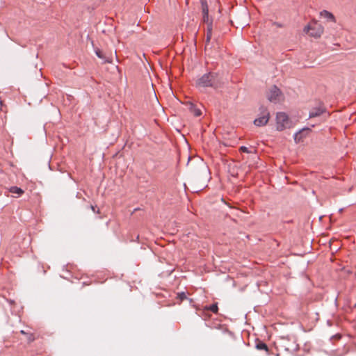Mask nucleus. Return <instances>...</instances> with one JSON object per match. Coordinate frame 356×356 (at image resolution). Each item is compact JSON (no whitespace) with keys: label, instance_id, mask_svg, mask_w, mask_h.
I'll return each instance as SVG.
<instances>
[{"label":"nucleus","instance_id":"f257e3e1","mask_svg":"<svg viewBox=\"0 0 356 356\" xmlns=\"http://www.w3.org/2000/svg\"><path fill=\"white\" fill-rule=\"evenodd\" d=\"M220 86V82L218 77V74L209 72L203 74L196 81V86L197 88L211 87L216 89Z\"/></svg>","mask_w":356,"mask_h":356},{"label":"nucleus","instance_id":"f03ea898","mask_svg":"<svg viewBox=\"0 0 356 356\" xmlns=\"http://www.w3.org/2000/svg\"><path fill=\"white\" fill-rule=\"evenodd\" d=\"M303 31L309 33L310 36L318 38L323 33V26L316 20H312L308 25L305 26Z\"/></svg>","mask_w":356,"mask_h":356},{"label":"nucleus","instance_id":"7ed1b4c3","mask_svg":"<svg viewBox=\"0 0 356 356\" xmlns=\"http://www.w3.org/2000/svg\"><path fill=\"white\" fill-rule=\"evenodd\" d=\"M293 127L292 122L288 115L284 112H278L276 115V129L277 131H283Z\"/></svg>","mask_w":356,"mask_h":356},{"label":"nucleus","instance_id":"20e7f679","mask_svg":"<svg viewBox=\"0 0 356 356\" xmlns=\"http://www.w3.org/2000/svg\"><path fill=\"white\" fill-rule=\"evenodd\" d=\"M270 119V113L267 108L261 106L259 108V117L254 120V124L257 127L266 125Z\"/></svg>","mask_w":356,"mask_h":356},{"label":"nucleus","instance_id":"39448f33","mask_svg":"<svg viewBox=\"0 0 356 356\" xmlns=\"http://www.w3.org/2000/svg\"><path fill=\"white\" fill-rule=\"evenodd\" d=\"M201 6L203 15V22L207 24V28H209L210 26L211 28L213 29V21L212 19H211L209 15V6L207 1L206 0H202Z\"/></svg>","mask_w":356,"mask_h":356},{"label":"nucleus","instance_id":"423d86ee","mask_svg":"<svg viewBox=\"0 0 356 356\" xmlns=\"http://www.w3.org/2000/svg\"><path fill=\"white\" fill-rule=\"evenodd\" d=\"M282 95L281 90L276 86H273L269 89L268 92H267V98L268 99L273 103H277V102L280 100V97Z\"/></svg>","mask_w":356,"mask_h":356},{"label":"nucleus","instance_id":"0eeeda50","mask_svg":"<svg viewBox=\"0 0 356 356\" xmlns=\"http://www.w3.org/2000/svg\"><path fill=\"white\" fill-rule=\"evenodd\" d=\"M326 112V109L324 106H319L318 107L313 108L309 114V118H316L320 116L323 113Z\"/></svg>","mask_w":356,"mask_h":356},{"label":"nucleus","instance_id":"6e6552de","mask_svg":"<svg viewBox=\"0 0 356 356\" xmlns=\"http://www.w3.org/2000/svg\"><path fill=\"white\" fill-rule=\"evenodd\" d=\"M186 106H187L188 110L193 113L195 117L200 116L202 115V112L200 109L197 108V106L192 102H186Z\"/></svg>","mask_w":356,"mask_h":356},{"label":"nucleus","instance_id":"1a4fd4ad","mask_svg":"<svg viewBox=\"0 0 356 356\" xmlns=\"http://www.w3.org/2000/svg\"><path fill=\"white\" fill-rule=\"evenodd\" d=\"M95 52L99 58L103 60L104 63H110L112 62V58L106 56V54L99 49H98V48L95 49Z\"/></svg>","mask_w":356,"mask_h":356},{"label":"nucleus","instance_id":"9d476101","mask_svg":"<svg viewBox=\"0 0 356 356\" xmlns=\"http://www.w3.org/2000/svg\"><path fill=\"white\" fill-rule=\"evenodd\" d=\"M321 17L326 19L327 21L332 22H336L335 17L332 13L330 12L323 10L320 13Z\"/></svg>","mask_w":356,"mask_h":356},{"label":"nucleus","instance_id":"9b49d317","mask_svg":"<svg viewBox=\"0 0 356 356\" xmlns=\"http://www.w3.org/2000/svg\"><path fill=\"white\" fill-rule=\"evenodd\" d=\"M310 131V129L307 127V128H303L301 130H300L299 131L296 132L293 136L294 140L296 141V143H299L302 140V134L304 131Z\"/></svg>","mask_w":356,"mask_h":356},{"label":"nucleus","instance_id":"f8f14e48","mask_svg":"<svg viewBox=\"0 0 356 356\" xmlns=\"http://www.w3.org/2000/svg\"><path fill=\"white\" fill-rule=\"evenodd\" d=\"M255 347L259 350H265L266 353H268L269 349L267 345L262 341L257 340L256 341Z\"/></svg>","mask_w":356,"mask_h":356},{"label":"nucleus","instance_id":"ddd939ff","mask_svg":"<svg viewBox=\"0 0 356 356\" xmlns=\"http://www.w3.org/2000/svg\"><path fill=\"white\" fill-rule=\"evenodd\" d=\"M204 311H211L214 314H217L218 312V303L217 302H215L209 306H205L204 307Z\"/></svg>","mask_w":356,"mask_h":356},{"label":"nucleus","instance_id":"4468645a","mask_svg":"<svg viewBox=\"0 0 356 356\" xmlns=\"http://www.w3.org/2000/svg\"><path fill=\"white\" fill-rule=\"evenodd\" d=\"M212 30H213V29L211 28L210 26L209 28H207L206 40H205L206 45L209 44L211 41V36H212Z\"/></svg>","mask_w":356,"mask_h":356},{"label":"nucleus","instance_id":"2eb2a0df","mask_svg":"<svg viewBox=\"0 0 356 356\" xmlns=\"http://www.w3.org/2000/svg\"><path fill=\"white\" fill-rule=\"evenodd\" d=\"M20 333L22 334L25 335V337H26V339H27L28 342H29V343H31L35 340V337H34L33 334H32V333L26 332L24 330H21Z\"/></svg>","mask_w":356,"mask_h":356},{"label":"nucleus","instance_id":"dca6fc26","mask_svg":"<svg viewBox=\"0 0 356 356\" xmlns=\"http://www.w3.org/2000/svg\"><path fill=\"white\" fill-rule=\"evenodd\" d=\"M9 191L12 193L18 194L19 195H21L22 194L24 193V191L21 188L17 187V186L10 187L9 189Z\"/></svg>","mask_w":356,"mask_h":356},{"label":"nucleus","instance_id":"f3484780","mask_svg":"<svg viewBox=\"0 0 356 356\" xmlns=\"http://www.w3.org/2000/svg\"><path fill=\"white\" fill-rule=\"evenodd\" d=\"M177 298L181 301L187 299L186 295L184 292H180L177 293Z\"/></svg>","mask_w":356,"mask_h":356},{"label":"nucleus","instance_id":"a211bd4d","mask_svg":"<svg viewBox=\"0 0 356 356\" xmlns=\"http://www.w3.org/2000/svg\"><path fill=\"white\" fill-rule=\"evenodd\" d=\"M239 150L242 152H245V153H250V151L248 149V148L245 146H241L240 148H239Z\"/></svg>","mask_w":356,"mask_h":356},{"label":"nucleus","instance_id":"6ab92c4d","mask_svg":"<svg viewBox=\"0 0 356 356\" xmlns=\"http://www.w3.org/2000/svg\"><path fill=\"white\" fill-rule=\"evenodd\" d=\"M285 349L288 351H292L296 349V346H293L291 347H286Z\"/></svg>","mask_w":356,"mask_h":356},{"label":"nucleus","instance_id":"aec40b11","mask_svg":"<svg viewBox=\"0 0 356 356\" xmlns=\"http://www.w3.org/2000/svg\"><path fill=\"white\" fill-rule=\"evenodd\" d=\"M273 25L276 26L278 28H282L283 27L282 24L279 23V22H274Z\"/></svg>","mask_w":356,"mask_h":356},{"label":"nucleus","instance_id":"412c9836","mask_svg":"<svg viewBox=\"0 0 356 356\" xmlns=\"http://www.w3.org/2000/svg\"><path fill=\"white\" fill-rule=\"evenodd\" d=\"M223 332L225 333H228L229 334L232 335V332L229 331L227 329H224Z\"/></svg>","mask_w":356,"mask_h":356},{"label":"nucleus","instance_id":"4be33fe9","mask_svg":"<svg viewBox=\"0 0 356 356\" xmlns=\"http://www.w3.org/2000/svg\"><path fill=\"white\" fill-rule=\"evenodd\" d=\"M91 209H92L94 212H96V211H95V207H94V206H92H92H91Z\"/></svg>","mask_w":356,"mask_h":356},{"label":"nucleus","instance_id":"5701e85b","mask_svg":"<svg viewBox=\"0 0 356 356\" xmlns=\"http://www.w3.org/2000/svg\"><path fill=\"white\" fill-rule=\"evenodd\" d=\"M355 307H356V303L355 304Z\"/></svg>","mask_w":356,"mask_h":356}]
</instances>
